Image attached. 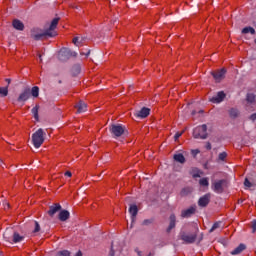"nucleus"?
Instances as JSON below:
<instances>
[{"instance_id": "obj_44", "label": "nucleus", "mask_w": 256, "mask_h": 256, "mask_svg": "<svg viewBox=\"0 0 256 256\" xmlns=\"http://www.w3.org/2000/svg\"><path fill=\"white\" fill-rule=\"evenodd\" d=\"M91 51H88L86 54L85 53H80V55H85L86 57H89Z\"/></svg>"}, {"instance_id": "obj_42", "label": "nucleus", "mask_w": 256, "mask_h": 256, "mask_svg": "<svg viewBox=\"0 0 256 256\" xmlns=\"http://www.w3.org/2000/svg\"><path fill=\"white\" fill-rule=\"evenodd\" d=\"M72 173H71V171H67V172H65V177H72Z\"/></svg>"}, {"instance_id": "obj_21", "label": "nucleus", "mask_w": 256, "mask_h": 256, "mask_svg": "<svg viewBox=\"0 0 256 256\" xmlns=\"http://www.w3.org/2000/svg\"><path fill=\"white\" fill-rule=\"evenodd\" d=\"M173 159L176 163H181V165L186 161L185 156L182 153L174 154Z\"/></svg>"}, {"instance_id": "obj_28", "label": "nucleus", "mask_w": 256, "mask_h": 256, "mask_svg": "<svg viewBox=\"0 0 256 256\" xmlns=\"http://www.w3.org/2000/svg\"><path fill=\"white\" fill-rule=\"evenodd\" d=\"M255 99H256V95L253 94V93H248V94L246 95V101H247V103L253 104V103H255Z\"/></svg>"}, {"instance_id": "obj_22", "label": "nucleus", "mask_w": 256, "mask_h": 256, "mask_svg": "<svg viewBox=\"0 0 256 256\" xmlns=\"http://www.w3.org/2000/svg\"><path fill=\"white\" fill-rule=\"evenodd\" d=\"M247 249V246L245 244H239L238 247H236L232 252L231 255H239V253H243Z\"/></svg>"}, {"instance_id": "obj_47", "label": "nucleus", "mask_w": 256, "mask_h": 256, "mask_svg": "<svg viewBox=\"0 0 256 256\" xmlns=\"http://www.w3.org/2000/svg\"><path fill=\"white\" fill-rule=\"evenodd\" d=\"M75 256H83V252L78 251V252L75 254Z\"/></svg>"}, {"instance_id": "obj_1", "label": "nucleus", "mask_w": 256, "mask_h": 256, "mask_svg": "<svg viewBox=\"0 0 256 256\" xmlns=\"http://www.w3.org/2000/svg\"><path fill=\"white\" fill-rule=\"evenodd\" d=\"M60 18H54L51 21V24L48 29L43 30L41 28H32L30 31V37L34 39V41H42V39H49L51 37H56L57 32V25H59Z\"/></svg>"}, {"instance_id": "obj_50", "label": "nucleus", "mask_w": 256, "mask_h": 256, "mask_svg": "<svg viewBox=\"0 0 256 256\" xmlns=\"http://www.w3.org/2000/svg\"><path fill=\"white\" fill-rule=\"evenodd\" d=\"M204 169H207V164H204Z\"/></svg>"}, {"instance_id": "obj_49", "label": "nucleus", "mask_w": 256, "mask_h": 256, "mask_svg": "<svg viewBox=\"0 0 256 256\" xmlns=\"http://www.w3.org/2000/svg\"><path fill=\"white\" fill-rule=\"evenodd\" d=\"M39 59H40V61H43V58H42V56H41V55H39Z\"/></svg>"}, {"instance_id": "obj_5", "label": "nucleus", "mask_w": 256, "mask_h": 256, "mask_svg": "<svg viewBox=\"0 0 256 256\" xmlns=\"http://www.w3.org/2000/svg\"><path fill=\"white\" fill-rule=\"evenodd\" d=\"M32 143L35 149H39L45 143V131H43V128L38 129L32 134Z\"/></svg>"}, {"instance_id": "obj_33", "label": "nucleus", "mask_w": 256, "mask_h": 256, "mask_svg": "<svg viewBox=\"0 0 256 256\" xmlns=\"http://www.w3.org/2000/svg\"><path fill=\"white\" fill-rule=\"evenodd\" d=\"M225 159H227V152H221L218 155V161H225Z\"/></svg>"}, {"instance_id": "obj_20", "label": "nucleus", "mask_w": 256, "mask_h": 256, "mask_svg": "<svg viewBox=\"0 0 256 256\" xmlns=\"http://www.w3.org/2000/svg\"><path fill=\"white\" fill-rule=\"evenodd\" d=\"M76 108H77V113H85V111H87V103H85L84 101L80 100L76 104Z\"/></svg>"}, {"instance_id": "obj_48", "label": "nucleus", "mask_w": 256, "mask_h": 256, "mask_svg": "<svg viewBox=\"0 0 256 256\" xmlns=\"http://www.w3.org/2000/svg\"><path fill=\"white\" fill-rule=\"evenodd\" d=\"M5 209H9V203H5Z\"/></svg>"}, {"instance_id": "obj_6", "label": "nucleus", "mask_w": 256, "mask_h": 256, "mask_svg": "<svg viewBox=\"0 0 256 256\" xmlns=\"http://www.w3.org/2000/svg\"><path fill=\"white\" fill-rule=\"evenodd\" d=\"M76 56H77V52L72 51L69 48H62L59 51L58 59L60 61H69V59H71V57H76Z\"/></svg>"}, {"instance_id": "obj_24", "label": "nucleus", "mask_w": 256, "mask_h": 256, "mask_svg": "<svg viewBox=\"0 0 256 256\" xmlns=\"http://www.w3.org/2000/svg\"><path fill=\"white\" fill-rule=\"evenodd\" d=\"M229 116L231 119H237L239 117V110L237 108H231L229 110Z\"/></svg>"}, {"instance_id": "obj_29", "label": "nucleus", "mask_w": 256, "mask_h": 256, "mask_svg": "<svg viewBox=\"0 0 256 256\" xmlns=\"http://www.w3.org/2000/svg\"><path fill=\"white\" fill-rule=\"evenodd\" d=\"M199 184L202 186V187H209V178H201L199 180Z\"/></svg>"}, {"instance_id": "obj_2", "label": "nucleus", "mask_w": 256, "mask_h": 256, "mask_svg": "<svg viewBox=\"0 0 256 256\" xmlns=\"http://www.w3.org/2000/svg\"><path fill=\"white\" fill-rule=\"evenodd\" d=\"M3 239L6 243L13 245L16 243H23V241H25V236L19 234V232L15 231L13 228H7L3 234Z\"/></svg>"}, {"instance_id": "obj_52", "label": "nucleus", "mask_w": 256, "mask_h": 256, "mask_svg": "<svg viewBox=\"0 0 256 256\" xmlns=\"http://www.w3.org/2000/svg\"><path fill=\"white\" fill-rule=\"evenodd\" d=\"M192 115H195V111L192 112Z\"/></svg>"}, {"instance_id": "obj_36", "label": "nucleus", "mask_w": 256, "mask_h": 256, "mask_svg": "<svg viewBox=\"0 0 256 256\" xmlns=\"http://www.w3.org/2000/svg\"><path fill=\"white\" fill-rule=\"evenodd\" d=\"M183 133H185V131L177 132V133L174 135V141H178V140H179V137H181V135H183Z\"/></svg>"}, {"instance_id": "obj_18", "label": "nucleus", "mask_w": 256, "mask_h": 256, "mask_svg": "<svg viewBox=\"0 0 256 256\" xmlns=\"http://www.w3.org/2000/svg\"><path fill=\"white\" fill-rule=\"evenodd\" d=\"M69 217H71V213L69 212V210H60L58 214L59 221L65 222L69 220Z\"/></svg>"}, {"instance_id": "obj_19", "label": "nucleus", "mask_w": 256, "mask_h": 256, "mask_svg": "<svg viewBox=\"0 0 256 256\" xmlns=\"http://www.w3.org/2000/svg\"><path fill=\"white\" fill-rule=\"evenodd\" d=\"M12 25L17 31H23L25 29V24L18 19L13 20Z\"/></svg>"}, {"instance_id": "obj_12", "label": "nucleus", "mask_w": 256, "mask_h": 256, "mask_svg": "<svg viewBox=\"0 0 256 256\" xmlns=\"http://www.w3.org/2000/svg\"><path fill=\"white\" fill-rule=\"evenodd\" d=\"M61 209H63L61 204H59V203L53 204L52 206L49 207V210H48L49 217H55V215H57V213L61 212Z\"/></svg>"}, {"instance_id": "obj_53", "label": "nucleus", "mask_w": 256, "mask_h": 256, "mask_svg": "<svg viewBox=\"0 0 256 256\" xmlns=\"http://www.w3.org/2000/svg\"><path fill=\"white\" fill-rule=\"evenodd\" d=\"M254 43H255V45H256V38H255V40H254Z\"/></svg>"}, {"instance_id": "obj_37", "label": "nucleus", "mask_w": 256, "mask_h": 256, "mask_svg": "<svg viewBox=\"0 0 256 256\" xmlns=\"http://www.w3.org/2000/svg\"><path fill=\"white\" fill-rule=\"evenodd\" d=\"M151 223H153V219H145L143 222H142V225H151Z\"/></svg>"}, {"instance_id": "obj_41", "label": "nucleus", "mask_w": 256, "mask_h": 256, "mask_svg": "<svg viewBox=\"0 0 256 256\" xmlns=\"http://www.w3.org/2000/svg\"><path fill=\"white\" fill-rule=\"evenodd\" d=\"M206 149H207L208 151H211L212 146H211V143H210V142H207V143H206Z\"/></svg>"}, {"instance_id": "obj_31", "label": "nucleus", "mask_w": 256, "mask_h": 256, "mask_svg": "<svg viewBox=\"0 0 256 256\" xmlns=\"http://www.w3.org/2000/svg\"><path fill=\"white\" fill-rule=\"evenodd\" d=\"M56 256H71V252H69V250H62L59 251Z\"/></svg>"}, {"instance_id": "obj_15", "label": "nucleus", "mask_w": 256, "mask_h": 256, "mask_svg": "<svg viewBox=\"0 0 256 256\" xmlns=\"http://www.w3.org/2000/svg\"><path fill=\"white\" fill-rule=\"evenodd\" d=\"M169 226L166 229V233H171V231H173V229H175L176 225H177V217L175 216V214H171L169 217Z\"/></svg>"}, {"instance_id": "obj_30", "label": "nucleus", "mask_w": 256, "mask_h": 256, "mask_svg": "<svg viewBox=\"0 0 256 256\" xmlns=\"http://www.w3.org/2000/svg\"><path fill=\"white\" fill-rule=\"evenodd\" d=\"M30 93L32 97H39V88L37 86L32 87Z\"/></svg>"}, {"instance_id": "obj_4", "label": "nucleus", "mask_w": 256, "mask_h": 256, "mask_svg": "<svg viewBox=\"0 0 256 256\" xmlns=\"http://www.w3.org/2000/svg\"><path fill=\"white\" fill-rule=\"evenodd\" d=\"M109 131L112 139H119V137H123V135H127V127L122 124H111L109 127Z\"/></svg>"}, {"instance_id": "obj_11", "label": "nucleus", "mask_w": 256, "mask_h": 256, "mask_svg": "<svg viewBox=\"0 0 256 256\" xmlns=\"http://www.w3.org/2000/svg\"><path fill=\"white\" fill-rule=\"evenodd\" d=\"M31 97V89L25 88L23 92L17 98L18 103H25V101H29Z\"/></svg>"}, {"instance_id": "obj_35", "label": "nucleus", "mask_w": 256, "mask_h": 256, "mask_svg": "<svg viewBox=\"0 0 256 256\" xmlns=\"http://www.w3.org/2000/svg\"><path fill=\"white\" fill-rule=\"evenodd\" d=\"M244 185H245L246 187H248V188L253 187V183H251V181H249L248 178H245V180H244Z\"/></svg>"}, {"instance_id": "obj_10", "label": "nucleus", "mask_w": 256, "mask_h": 256, "mask_svg": "<svg viewBox=\"0 0 256 256\" xmlns=\"http://www.w3.org/2000/svg\"><path fill=\"white\" fill-rule=\"evenodd\" d=\"M225 97H227V94H225L224 91H219L216 95L210 98V102L215 104L223 103Z\"/></svg>"}, {"instance_id": "obj_3", "label": "nucleus", "mask_w": 256, "mask_h": 256, "mask_svg": "<svg viewBox=\"0 0 256 256\" xmlns=\"http://www.w3.org/2000/svg\"><path fill=\"white\" fill-rule=\"evenodd\" d=\"M178 239L183 241L184 245H193L197 241V231L189 232L185 230H181Z\"/></svg>"}, {"instance_id": "obj_26", "label": "nucleus", "mask_w": 256, "mask_h": 256, "mask_svg": "<svg viewBox=\"0 0 256 256\" xmlns=\"http://www.w3.org/2000/svg\"><path fill=\"white\" fill-rule=\"evenodd\" d=\"M243 35H247V33H250L251 35H255V28L248 26L242 29Z\"/></svg>"}, {"instance_id": "obj_46", "label": "nucleus", "mask_w": 256, "mask_h": 256, "mask_svg": "<svg viewBox=\"0 0 256 256\" xmlns=\"http://www.w3.org/2000/svg\"><path fill=\"white\" fill-rule=\"evenodd\" d=\"M193 177H194V178L201 177V174H199V172H198V173H195V174H193Z\"/></svg>"}, {"instance_id": "obj_17", "label": "nucleus", "mask_w": 256, "mask_h": 256, "mask_svg": "<svg viewBox=\"0 0 256 256\" xmlns=\"http://www.w3.org/2000/svg\"><path fill=\"white\" fill-rule=\"evenodd\" d=\"M129 213L131 215V221L132 223H135V217H137V213H139V208H137V205L132 204L129 207Z\"/></svg>"}, {"instance_id": "obj_14", "label": "nucleus", "mask_w": 256, "mask_h": 256, "mask_svg": "<svg viewBox=\"0 0 256 256\" xmlns=\"http://www.w3.org/2000/svg\"><path fill=\"white\" fill-rule=\"evenodd\" d=\"M150 113H151V109L147 107H143L141 110L135 113V117H137L138 119H145L146 117H149Z\"/></svg>"}, {"instance_id": "obj_7", "label": "nucleus", "mask_w": 256, "mask_h": 256, "mask_svg": "<svg viewBox=\"0 0 256 256\" xmlns=\"http://www.w3.org/2000/svg\"><path fill=\"white\" fill-rule=\"evenodd\" d=\"M194 139H206L207 138V125L203 124L201 126L196 127L193 130Z\"/></svg>"}, {"instance_id": "obj_23", "label": "nucleus", "mask_w": 256, "mask_h": 256, "mask_svg": "<svg viewBox=\"0 0 256 256\" xmlns=\"http://www.w3.org/2000/svg\"><path fill=\"white\" fill-rule=\"evenodd\" d=\"M71 73L74 77H77L81 73V65L75 64L71 69Z\"/></svg>"}, {"instance_id": "obj_9", "label": "nucleus", "mask_w": 256, "mask_h": 256, "mask_svg": "<svg viewBox=\"0 0 256 256\" xmlns=\"http://www.w3.org/2000/svg\"><path fill=\"white\" fill-rule=\"evenodd\" d=\"M226 73H227V70L225 68H222L216 72H211V75L217 83H221V81H223V79H225Z\"/></svg>"}, {"instance_id": "obj_43", "label": "nucleus", "mask_w": 256, "mask_h": 256, "mask_svg": "<svg viewBox=\"0 0 256 256\" xmlns=\"http://www.w3.org/2000/svg\"><path fill=\"white\" fill-rule=\"evenodd\" d=\"M5 81H6V83L8 84V87H9V85H11V79L6 78Z\"/></svg>"}, {"instance_id": "obj_51", "label": "nucleus", "mask_w": 256, "mask_h": 256, "mask_svg": "<svg viewBox=\"0 0 256 256\" xmlns=\"http://www.w3.org/2000/svg\"><path fill=\"white\" fill-rule=\"evenodd\" d=\"M238 203H243V200H239Z\"/></svg>"}, {"instance_id": "obj_16", "label": "nucleus", "mask_w": 256, "mask_h": 256, "mask_svg": "<svg viewBox=\"0 0 256 256\" xmlns=\"http://www.w3.org/2000/svg\"><path fill=\"white\" fill-rule=\"evenodd\" d=\"M195 211H196L195 207H190V208H188L186 210H183L181 212V217L183 219H189V217L195 215Z\"/></svg>"}, {"instance_id": "obj_13", "label": "nucleus", "mask_w": 256, "mask_h": 256, "mask_svg": "<svg viewBox=\"0 0 256 256\" xmlns=\"http://www.w3.org/2000/svg\"><path fill=\"white\" fill-rule=\"evenodd\" d=\"M211 202V193H207L198 200L199 207H207Z\"/></svg>"}, {"instance_id": "obj_38", "label": "nucleus", "mask_w": 256, "mask_h": 256, "mask_svg": "<svg viewBox=\"0 0 256 256\" xmlns=\"http://www.w3.org/2000/svg\"><path fill=\"white\" fill-rule=\"evenodd\" d=\"M256 232V220L252 221V233Z\"/></svg>"}, {"instance_id": "obj_8", "label": "nucleus", "mask_w": 256, "mask_h": 256, "mask_svg": "<svg viewBox=\"0 0 256 256\" xmlns=\"http://www.w3.org/2000/svg\"><path fill=\"white\" fill-rule=\"evenodd\" d=\"M223 185H225V179L217 180L212 183L211 189L214 191V193L221 194L223 193Z\"/></svg>"}, {"instance_id": "obj_32", "label": "nucleus", "mask_w": 256, "mask_h": 256, "mask_svg": "<svg viewBox=\"0 0 256 256\" xmlns=\"http://www.w3.org/2000/svg\"><path fill=\"white\" fill-rule=\"evenodd\" d=\"M41 231V225H39V222L34 221V230L33 233H39Z\"/></svg>"}, {"instance_id": "obj_27", "label": "nucleus", "mask_w": 256, "mask_h": 256, "mask_svg": "<svg viewBox=\"0 0 256 256\" xmlns=\"http://www.w3.org/2000/svg\"><path fill=\"white\" fill-rule=\"evenodd\" d=\"M31 113L34 116V119H36V121H39V106L38 105H36L35 107L32 108Z\"/></svg>"}, {"instance_id": "obj_34", "label": "nucleus", "mask_w": 256, "mask_h": 256, "mask_svg": "<svg viewBox=\"0 0 256 256\" xmlns=\"http://www.w3.org/2000/svg\"><path fill=\"white\" fill-rule=\"evenodd\" d=\"M219 227H221V223L220 222H216L212 225L211 229H210V233H213V231H215V229H219Z\"/></svg>"}, {"instance_id": "obj_25", "label": "nucleus", "mask_w": 256, "mask_h": 256, "mask_svg": "<svg viewBox=\"0 0 256 256\" xmlns=\"http://www.w3.org/2000/svg\"><path fill=\"white\" fill-rule=\"evenodd\" d=\"M7 95H9V85L0 87V98L7 97Z\"/></svg>"}, {"instance_id": "obj_39", "label": "nucleus", "mask_w": 256, "mask_h": 256, "mask_svg": "<svg viewBox=\"0 0 256 256\" xmlns=\"http://www.w3.org/2000/svg\"><path fill=\"white\" fill-rule=\"evenodd\" d=\"M73 43L74 45L79 46V37L73 38Z\"/></svg>"}, {"instance_id": "obj_40", "label": "nucleus", "mask_w": 256, "mask_h": 256, "mask_svg": "<svg viewBox=\"0 0 256 256\" xmlns=\"http://www.w3.org/2000/svg\"><path fill=\"white\" fill-rule=\"evenodd\" d=\"M249 119L250 121H256V113H253L252 115H250Z\"/></svg>"}, {"instance_id": "obj_45", "label": "nucleus", "mask_w": 256, "mask_h": 256, "mask_svg": "<svg viewBox=\"0 0 256 256\" xmlns=\"http://www.w3.org/2000/svg\"><path fill=\"white\" fill-rule=\"evenodd\" d=\"M192 153H193V155H198V153H199V150H192Z\"/></svg>"}]
</instances>
